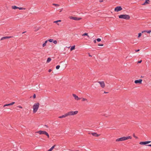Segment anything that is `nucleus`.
I'll return each instance as SVG.
<instances>
[{"label": "nucleus", "mask_w": 151, "mask_h": 151, "mask_svg": "<svg viewBox=\"0 0 151 151\" xmlns=\"http://www.w3.org/2000/svg\"><path fill=\"white\" fill-rule=\"evenodd\" d=\"M151 32V30L147 31V32L148 33H150Z\"/></svg>", "instance_id": "obj_36"}, {"label": "nucleus", "mask_w": 151, "mask_h": 151, "mask_svg": "<svg viewBox=\"0 0 151 151\" xmlns=\"http://www.w3.org/2000/svg\"><path fill=\"white\" fill-rule=\"evenodd\" d=\"M98 82L99 83L101 88H103L105 86V84L104 81H98Z\"/></svg>", "instance_id": "obj_8"}, {"label": "nucleus", "mask_w": 151, "mask_h": 151, "mask_svg": "<svg viewBox=\"0 0 151 151\" xmlns=\"http://www.w3.org/2000/svg\"><path fill=\"white\" fill-rule=\"evenodd\" d=\"M147 146H149L151 147V144H150V145H147Z\"/></svg>", "instance_id": "obj_45"}, {"label": "nucleus", "mask_w": 151, "mask_h": 151, "mask_svg": "<svg viewBox=\"0 0 151 151\" xmlns=\"http://www.w3.org/2000/svg\"><path fill=\"white\" fill-rule=\"evenodd\" d=\"M91 134L93 136L95 137H98L100 135V134H97L95 132L92 133Z\"/></svg>", "instance_id": "obj_15"}, {"label": "nucleus", "mask_w": 151, "mask_h": 151, "mask_svg": "<svg viewBox=\"0 0 151 151\" xmlns=\"http://www.w3.org/2000/svg\"><path fill=\"white\" fill-rule=\"evenodd\" d=\"M73 96L74 98L77 101L81 99V98L78 97V96H76L75 94H73Z\"/></svg>", "instance_id": "obj_10"}, {"label": "nucleus", "mask_w": 151, "mask_h": 151, "mask_svg": "<svg viewBox=\"0 0 151 151\" xmlns=\"http://www.w3.org/2000/svg\"><path fill=\"white\" fill-rule=\"evenodd\" d=\"M142 61V60H141L140 61H138V63H141Z\"/></svg>", "instance_id": "obj_40"}, {"label": "nucleus", "mask_w": 151, "mask_h": 151, "mask_svg": "<svg viewBox=\"0 0 151 151\" xmlns=\"http://www.w3.org/2000/svg\"><path fill=\"white\" fill-rule=\"evenodd\" d=\"M142 80L140 79L138 80H135L134 81V83L136 84L139 83V84H141L142 83Z\"/></svg>", "instance_id": "obj_12"}, {"label": "nucleus", "mask_w": 151, "mask_h": 151, "mask_svg": "<svg viewBox=\"0 0 151 151\" xmlns=\"http://www.w3.org/2000/svg\"><path fill=\"white\" fill-rule=\"evenodd\" d=\"M132 137L131 136L128 137H123L120 138H117L116 140V142L122 141H123L127 140L129 139H131Z\"/></svg>", "instance_id": "obj_1"}, {"label": "nucleus", "mask_w": 151, "mask_h": 151, "mask_svg": "<svg viewBox=\"0 0 151 151\" xmlns=\"http://www.w3.org/2000/svg\"><path fill=\"white\" fill-rule=\"evenodd\" d=\"M82 36H88V37H89V36L88 35V34L87 33H85L84 34L82 35Z\"/></svg>", "instance_id": "obj_20"}, {"label": "nucleus", "mask_w": 151, "mask_h": 151, "mask_svg": "<svg viewBox=\"0 0 151 151\" xmlns=\"http://www.w3.org/2000/svg\"><path fill=\"white\" fill-rule=\"evenodd\" d=\"M68 116L67 113L65 114H64L58 117L59 118H65L67 116Z\"/></svg>", "instance_id": "obj_13"}, {"label": "nucleus", "mask_w": 151, "mask_h": 151, "mask_svg": "<svg viewBox=\"0 0 151 151\" xmlns=\"http://www.w3.org/2000/svg\"><path fill=\"white\" fill-rule=\"evenodd\" d=\"M78 111H70L67 112L68 116H73L75 115L78 114Z\"/></svg>", "instance_id": "obj_4"}, {"label": "nucleus", "mask_w": 151, "mask_h": 151, "mask_svg": "<svg viewBox=\"0 0 151 151\" xmlns=\"http://www.w3.org/2000/svg\"><path fill=\"white\" fill-rule=\"evenodd\" d=\"M122 9L120 6H118L115 8L114 11L116 12H118L122 10Z\"/></svg>", "instance_id": "obj_6"}, {"label": "nucleus", "mask_w": 151, "mask_h": 151, "mask_svg": "<svg viewBox=\"0 0 151 151\" xmlns=\"http://www.w3.org/2000/svg\"><path fill=\"white\" fill-rule=\"evenodd\" d=\"M75 45H74L72 46L70 48V51H72L75 49Z\"/></svg>", "instance_id": "obj_19"}, {"label": "nucleus", "mask_w": 151, "mask_h": 151, "mask_svg": "<svg viewBox=\"0 0 151 151\" xmlns=\"http://www.w3.org/2000/svg\"><path fill=\"white\" fill-rule=\"evenodd\" d=\"M47 42V40H46L45 42L43 44L42 46L44 47L46 45V44Z\"/></svg>", "instance_id": "obj_21"}, {"label": "nucleus", "mask_w": 151, "mask_h": 151, "mask_svg": "<svg viewBox=\"0 0 151 151\" xmlns=\"http://www.w3.org/2000/svg\"><path fill=\"white\" fill-rule=\"evenodd\" d=\"M52 71V70L51 69H50L48 71L49 72H50Z\"/></svg>", "instance_id": "obj_39"}, {"label": "nucleus", "mask_w": 151, "mask_h": 151, "mask_svg": "<svg viewBox=\"0 0 151 151\" xmlns=\"http://www.w3.org/2000/svg\"><path fill=\"white\" fill-rule=\"evenodd\" d=\"M98 45L99 46H103L104 45V44H99Z\"/></svg>", "instance_id": "obj_33"}, {"label": "nucleus", "mask_w": 151, "mask_h": 151, "mask_svg": "<svg viewBox=\"0 0 151 151\" xmlns=\"http://www.w3.org/2000/svg\"><path fill=\"white\" fill-rule=\"evenodd\" d=\"M96 40L98 42H100L101 41V39L100 38H98L96 39Z\"/></svg>", "instance_id": "obj_30"}, {"label": "nucleus", "mask_w": 151, "mask_h": 151, "mask_svg": "<svg viewBox=\"0 0 151 151\" xmlns=\"http://www.w3.org/2000/svg\"><path fill=\"white\" fill-rule=\"evenodd\" d=\"M99 1L100 3L102 2L103 1V0H100Z\"/></svg>", "instance_id": "obj_38"}, {"label": "nucleus", "mask_w": 151, "mask_h": 151, "mask_svg": "<svg viewBox=\"0 0 151 151\" xmlns=\"http://www.w3.org/2000/svg\"><path fill=\"white\" fill-rule=\"evenodd\" d=\"M139 51V50H135V51L136 52H138V51Z\"/></svg>", "instance_id": "obj_44"}, {"label": "nucleus", "mask_w": 151, "mask_h": 151, "mask_svg": "<svg viewBox=\"0 0 151 151\" xmlns=\"http://www.w3.org/2000/svg\"><path fill=\"white\" fill-rule=\"evenodd\" d=\"M58 22L57 21H55L53 22L54 23H56L58 25H59V24L58 23Z\"/></svg>", "instance_id": "obj_31"}, {"label": "nucleus", "mask_w": 151, "mask_h": 151, "mask_svg": "<svg viewBox=\"0 0 151 151\" xmlns=\"http://www.w3.org/2000/svg\"><path fill=\"white\" fill-rule=\"evenodd\" d=\"M104 93H108V92H105V91H104Z\"/></svg>", "instance_id": "obj_47"}, {"label": "nucleus", "mask_w": 151, "mask_h": 151, "mask_svg": "<svg viewBox=\"0 0 151 151\" xmlns=\"http://www.w3.org/2000/svg\"><path fill=\"white\" fill-rule=\"evenodd\" d=\"M10 104H6L5 105H4L3 107H5V106H10Z\"/></svg>", "instance_id": "obj_25"}, {"label": "nucleus", "mask_w": 151, "mask_h": 151, "mask_svg": "<svg viewBox=\"0 0 151 151\" xmlns=\"http://www.w3.org/2000/svg\"><path fill=\"white\" fill-rule=\"evenodd\" d=\"M39 29L38 28V29H35V31L36 32V31H37Z\"/></svg>", "instance_id": "obj_41"}, {"label": "nucleus", "mask_w": 151, "mask_h": 151, "mask_svg": "<svg viewBox=\"0 0 151 151\" xmlns=\"http://www.w3.org/2000/svg\"><path fill=\"white\" fill-rule=\"evenodd\" d=\"M36 97V95L35 94H34V95L33 96V98L34 99H35V98Z\"/></svg>", "instance_id": "obj_35"}, {"label": "nucleus", "mask_w": 151, "mask_h": 151, "mask_svg": "<svg viewBox=\"0 0 151 151\" xmlns=\"http://www.w3.org/2000/svg\"><path fill=\"white\" fill-rule=\"evenodd\" d=\"M60 67V66L59 65H57L56 66V69H58Z\"/></svg>", "instance_id": "obj_29"}, {"label": "nucleus", "mask_w": 151, "mask_h": 151, "mask_svg": "<svg viewBox=\"0 0 151 151\" xmlns=\"http://www.w3.org/2000/svg\"><path fill=\"white\" fill-rule=\"evenodd\" d=\"M145 32H147V30H144L142 32V33H143Z\"/></svg>", "instance_id": "obj_37"}, {"label": "nucleus", "mask_w": 151, "mask_h": 151, "mask_svg": "<svg viewBox=\"0 0 151 151\" xmlns=\"http://www.w3.org/2000/svg\"><path fill=\"white\" fill-rule=\"evenodd\" d=\"M104 116L106 117H108L110 116V115H107L106 114H105L103 115Z\"/></svg>", "instance_id": "obj_22"}, {"label": "nucleus", "mask_w": 151, "mask_h": 151, "mask_svg": "<svg viewBox=\"0 0 151 151\" xmlns=\"http://www.w3.org/2000/svg\"><path fill=\"white\" fill-rule=\"evenodd\" d=\"M150 1H147V0H146V1L145 2L142 4V5H145L146 4H149Z\"/></svg>", "instance_id": "obj_18"}, {"label": "nucleus", "mask_w": 151, "mask_h": 151, "mask_svg": "<svg viewBox=\"0 0 151 151\" xmlns=\"http://www.w3.org/2000/svg\"><path fill=\"white\" fill-rule=\"evenodd\" d=\"M37 133L39 134H45L47 136V132L45 131H39L37 132Z\"/></svg>", "instance_id": "obj_7"}, {"label": "nucleus", "mask_w": 151, "mask_h": 151, "mask_svg": "<svg viewBox=\"0 0 151 151\" xmlns=\"http://www.w3.org/2000/svg\"><path fill=\"white\" fill-rule=\"evenodd\" d=\"M11 37H11V36H10V37H8V36L4 37H3L2 38H1V40H3L5 39H9V38H11Z\"/></svg>", "instance_id": "obj_14"}, {"label": "nucleus", "mask_w": 151, "mask_h": 151, "mask_svg": "<svg viewBox=\"0 0 151 151\" xmlns=\"http://www.w3.org/2000/svg\"><path fill=\"white\" fill-rule=\"evenodd\" d=\"M52 5H53L55 6H59V5H58V4H53Z\"/></svg>", "instance_id": "obj_26"}, {"label": "nucleus", "mask_w": 151, "mask_h": 151, "mask_svg": "<svg viewBox=\"0 0 151 151\" xmlns=\"http://www.w3.org/2000/svg\"><path fill=\"white\" fill-rule=\"evenodd\" d=\"M120 19H124L127 20L129 19L130 18L129 16L127 14H121L118 16Z\"/></svg>", "instance_id": "obj_3"}, {"label": "nucleus", "mask_w": 151, "mask_h": 151, "mask_svg": "<svg viewBox=\"0 0 151 151\" xmlns=\"http://www.w3.org/2000/svg\"><path fill=\"white\" fill-rule=\"evenodd\" d=\"M70 19H73L75 20H79L81 19V18L79 17H70Z\"/></svg>", "instance_id": "obj_9"}, {"label": "nucleus", "mask_w": 151, "mask_h": 151, "mask_svg": "<svg viewBox=\"0 0 151 151\" xmlns=\"http://www.w3.org/2000/svg\"><path fill=\"white\" fill-rule=\"evenodd\" d=\"M53 40H54L52 39H50L48 40V41L50 42H53Z\"/></svg>", "instance_id": "obj_24"}, {"label": "nucleus", "mask_w": 151, "mask_h": 151, "mask_svg": "<svg viewBox=\"0 0 151 151\" xmlns=\"http://www.w3.org/2000/svg\"><path fill=\"white\" fill-rule=\"evenodd\" d=\"M15 103V102H12V103H10V105H13Z\"/></svg>", "instance_id": "obj_34"}, {"label": "nucleus", "mask_w": 151, "mask_h": 151, "mask_svg": "<svg viewBox=\"0 0 151 151\" xmlns=\"http://www.w3.org/2000/svg\"><path fill=\"white\" fill-rule=\"evenodd\" d=\"M23 32L22 33V34H23V33H25V32Z\"/></svg>", "instance_id": "obj_48"}, {"label": "nucleus", "mask_w": 151, "mask_h": 151, "mask_svg": "<svg viewBox=\"0 0 151 151\" xmlns=\"http://www.w3.org/2000/svg\"><path fill=\"white\" fill-rule=\"evenodd\" d=\"M93 42L95 43H96V40H94L93 41Z\"/></svg>", "instance_id": "obj_43"}, {"label": "nucleus", "mask_w": 151, "mask_h": 151, "mask_svg": "<svg viewBox=\"0 0 151 151\" xmlns=\"http://www.w3.org/2000/svg\"><path fill=\"white\" fill-rule=\"evenodd\" d=\"M40 104L38 102L35 103L33 106V112L34 113H36L39 106Z\"/></svg>", "instance_id": "obj_2"}, {"label": "nucleus", "mask_w": 151, "mask_h": 151, "mask_svg": "<svg viewBox=\"0 0 151 151\" xmlns=\"http://www.w3.org/2000/svg\"><path fill=\"white\" fill-rule=\"evenodd\" d=\"M53 42L55 44H56L57 43V42L56 40H53Z\"/></svg>", "instance_id": "obj_28"}, {"label": "nucleus", "mask_w": 151, "mask_h": 151, "mask_svg": "<svg viewBox=\"0 0 151 151\" xmlns=\"http://www.w3.org/2000/svg\"><path fill=\"white\" fill-rule=\"evenodd\" d=\"M58 22H61V20H57Z\"/></svg>", "instance_id": "obj_46"}, {"label": "nucleus", "mask_w": 151, "mask_h": 151, "mask_svg": "<svg viewBox=\"0 0 151 151\" xmlns=\"http://www.w3.org/2000/svg\"><path fill=\"white\" fill-rule=\"evenodd\" d=\"M56 145H54L50 149L48 150V151H52L53 149L54 148Z\"/></svg>", "instance_id": "obj_16"}, {"label": "nucleus", "mask_w": 151, "mask_h": 151, "mask_svg": "<svg viewBox=\"0 0 151 151\" xmlns=\"http://www.w3.org/2000/svg\"><path fill=\"white\" fill-rule=\"evenodd\" d=\"M18 107H19L20 108H22V106H18Z\"/></svg>", "instance_id": "obj_42"}, {"label": "nucleus", "mask_w": 151, "mask_h": 151, "mask_svg": "<svg viewBox=\"0 0 151 151\" xmlns=\"http://www.w3.org/2000/svg\"><path fill=\"white\" fill-rule=\"evenodd\" d=\"M150 142H151V141H146V142H139V144L141 145H146V144H148Z\"/></svg>", "instance_id": "obj_11"}, {"label": "nucleus", "mask_w": 151, "mask_h": 151, "mask_svg": "<svg viewBox=\"0 0 151 151\" xmlns=\"http://www.w3.org/2000/svg\"><path fill=\"white\" fill-rule=\"evenodd\" d=\"M81 99H82V101H86L87 102H88V101L87 99H86L84 98H81Z\"/></svg>", "instance_id": "obj_17"}, {"label": "nucleus", "mask_w": 151, "mask_h": 151, "mask_svg": "<svg viewBox=\"0 0 151 151\" xmlns=\"http://www.w3.org/2000/svg\"><path fill=\"white\" fill-rule=\"evenodd\" d=\"M133 136L136 139H137V138H138V137H136V136H135V134H133Z\"/></svg>", "instance_id": "obj_32"}, {"label": "nucleus", "mask_w": 151, "mask_h": 151, "mask_svg": "<svg viewBox=\"0 0 151 151\" xmlns=\"http://www.w3.org/2000/svg\"><path fill=\"white\" fill-rule=\"evenodd\" d=\"M141 35H142V33H139L138 38H139L141 36Z\"/></svg>", "instance_id": "obj_23"}, {"label": "nucleus", "mask_w": 151, "mask_h": 151, "mask_svg": "<svg viewBox=\"0 0 151 151\" xmlns=\"http://www.w3.org/2000/svg\"><path fill=\"white\" fill-rule=\"evenodd\" d=\"M51 58H48V63L50 62L51 61Z\"/></svg>", "instance_id": "obj_27"}, {"label": "nucleus", "mask_w": 151, "mask_h": 151, "mask_svg": "<svg viewBox=\"0 0 151 151\" xmlns=\"http://www.w3.org/2000/svg\"><path fill=\"white\" fill-rule=\"evenodd\" d=\"M12 9H19V10L25 9V8L23 7H18L15 6H12Z\"/></svg>", "instance_id": "obj_5"}, {"label": "nucleus", "mask_w": 151, "mask_h": 151, "mask_svg": "<svg viewBox=\"0 0 151 151\" xmlns=\"http://www.w3.org/2000/svg\"><path fill=\"white\" fill-rule=\"evenodd\" d=\"M49 134H48V138H49Z\"/></svg>", "instance_id": "obj_49"}]
</instances>
